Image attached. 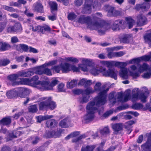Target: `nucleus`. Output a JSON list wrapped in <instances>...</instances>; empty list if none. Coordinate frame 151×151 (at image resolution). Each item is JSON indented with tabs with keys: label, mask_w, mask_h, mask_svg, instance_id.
<instances>
[{
	"label": "nucleus",
	"mask_w": 151,
	"mask_h": 151,
	"mask_svg": "<svg viewBox=\"0 0 151 151\" xmlns=\"http://www.w3.org/2000/svg\"><path fill=\"white\" fill-rule=\"evenodd\" d=\"M14 31L15 32H17L22 30V27L21 24L17 22L13 26Z\"/></svg>",
	"instance_id": "49530a36"
},
{
	"label": "nucleus",
	"mask_w": 151,
	"mask_h": 151,
	"mask_svg": "<svg viewBox=\"0 0 151 151\" xmlns=\"http://www.w3.org/2000/svg\"><path fill=\"white\" fill-rule=\"evenodd\" d=\"M121 43H128L131 39V36L128 34L124 35L119 37Z\"/></svg>",
	"instance_id": "f3484780"
},
{
	"label": "nucleus",
	"mask_w": 151,
	"mask_h": 151,
	"mask_svg": "<svg viewBox=\"0 0 151 151\" xmlns=\"http://www.w3.org/2000/svg\"><path fill=\"white\" fill-rule=\"evenodd\" d=\"M149 94L148 90L146 89L141 93L139 95V99L141 100L143 103H145L146 102V99Z\"/></svg>",
	"instance_id": "dca6fc26"
},
{
	"label": "nucleus",
	"mask_w": 151,
	"mask_h": 151,
	"mask_svg": "<svg viewBox=\"0 0 151 151\" xmlns=\"http://www.w3.org/2000/svg\"><path fill=\"white\" fill-rule=\"evenodd\" d=\"M109 88H107L106 90H104L100 92L97 96L99 98V100L98 101H100L102 103H104L105 104L106 102L107 92L109 91Z\"/></svg>",
	"instance_id": "9d476101"
},
{
	"label": "nucleus",
	"mask_w": 151,
	"mask_h": 151,
	"mask_svg": "<svg viewBox=\"0 0 151 151\" xmlns=\"http://www.w3.org/2000/svg\"><path fill=\"white\" fill-rule=\"evenodd\" d=\"M58 82V81L56 80L52 81L50 85H49L48 82L46 81H44L43 82H41V83L43 84L42 86L44 85V86H42L40 88L41 91L52 90L53 87L57 85Z\"/></svg>",
	"instance_id": "39448f33"
},
{
	"label": "nucleus",
	"mask_w": 151,
	"mask_h": 151,
	"mask_svg": "<svg viewBox=\"0 0 151 151\" xmlns=\"http://www.w3.org/2000/svg\"><path fill=\"white\" fill-rule=\"evenodd\" d=\"M90 97L89 96L83 95L80 102L82 104L87 102L89 100Z\"/></svg>",
	"instance_id": "864d4df0"
},
{
	"label": "nucleus",
	"mask_w": 151,
	"mask_h": 151,
	"mask_svg": "<svg viewBox=\"0 0 151 151\" xmlns=\"http://www.w3.org/2000/svg\"><path fill=\"white\" fill-rule=\"evenodd\" d=\"M112 27L113 30L114 31H119L120 30L118 20L114 21Z\"/></svg>",
	"instance_id": "79ce46f5"
},
{
	"label": "nucleus",
	"mask_w": 151,
	"mask_h": 151,
	"mask_svg": "<svg viewBox=\"0 0 151 151\" xmlns=\"http://www.w3.org/2000/svg\"><path fill=\"white\" fill-rule=\"evenodd\" d=\"M105 9L107 12V15L109 17H113V14L115 8L109 5H107L104 6Z\"/></svg>",
	"instance_id": "6ab92c4d"
},
{
	"label": "nucleus",
	"mask_w": 151,
	"mask_h": 151,
	"mask_svg": "<svg viewBox=\"0 0 151 151\" xmlns=\"http://www.w3.org/2000/svg\"><path fill=\"white\" fill-rule=\"evenodd\" d=\"M20 84L30 85L32 83L30 79L27 78H20Z\"/></svg>",
	"instance_id": "2f4dec72"
},
{
	"label": "nucleus",
	"mask_w": 151,
	"mask_h": 151,
	"mask_svg": "<svg viewBox=\"0 0 151 151\" xmlns=\"http://www.w3.org/2000/svg\"><path fill=\"white\" fill-rule=\"evenodd\" d=\"M16 89H17V96L21 98L25 97L30 93L29 90L26 88L20 87L16 88Z\"/></svg>",
	"instance_id": "6e6552de"
},
{
	"label": "nucleus",
	"mask_w": 151,
	"mask_h": 151,
	"mask_svg": "<svg viewBox=\"0 0 151 151\" xmlns=\"http://www.w3.org/2000/svg\"><path fill=\"white\" fill-rule=\"evenodd\" d=\"M99 98L97 96L94 98L93 101L89 102L87 104L86 109L87 111L96 112L98 111L99 114H100L103 112L104 108L103 106L105 104L104 103H102L99 99Z\"/></svg>",
	"instance_id": "f03ea898"
},
{
	"label": "nucleus",
	"mask_w": 151,
	"mask_h": 151,
	"mask_svg": "<svg viewBox=\"0 0 151 151\" xmlns=\"http://www.w3.org/2000/svg\"><path fill=\"white\" fill-rule=\"evenodd\" d=\"M93 0H87L83 5L81 13L83 14H89L92 11V3Z\"/></svg>",
	"instance_id": "20e7f679"
},
{
	"label": "nucleus",
	"mask_w": 151,
	"mask_h": 151,
	"mask_svg": "<svg viewBox=\"0 0 151 151\" xmlns=\"http://www.w3.org/2000/svg\"><path fill=\"white\" fill-rule=\"evenodd\" d=\"M48 105L47 99L44 101L40 102L39 104V110H44L47 109Z\"/></svg>",
	"instance_id": "b1692460"
},
{
	"label": "nucleus",
	"mask_w": 151,
	"mask_h": 151,
	"mask_svg": "<svg viewBox=\"0 0 151 151\" xmlns=\"http://www.w3.org/2000/svg\"><path fill=\"white\" fill-rule=\"evenodd\" d=\"M118 20V24L120 30L124 29V22L122 20Z\"/></svg>",
	"instance_id": "680f3d73"
},
{
	"label": "nucleus",
	"mask_w": 151,
	"mask_h": 151,
	"mask_svg": "<svg viewBox=\"0 0 151 151\" xmlns=\"http://www.w3.org/2000/svg\"><path fill=\"white\" fill-rule=\"evenodd\" d=\"M66 60L68 61H71L74 63H77L79 61L78 59L72 57H69L66 58Z\"/></svg>",
	"instance_id": "603ef678"
},
{
	"label": "nucleus",
	"mask_w": 151,
	"mask_h": 151,
	"mask_svg": "<svg viewBox=\"0 0 151 151\" xmlns=\"http://www.w3.org/2000/svg\"><path fill=\"white\" fill-rule=\"evenodd\" d=\"M93 8L96 10H99L101 8V5L98 0H93L92 3Z\"/></svg>",
	"instance_id": "f704fd0d"
},
{
	"label": "nucleus",
	"mask_w": 151,
	"mask_h": 151,
	"mask_svg": "<svg viewBox=\"0 0 151 151\" xmlns=\"http://www.w3.org/2000/svg\"><path fill=\"white\" fill-rule=\"evenodd\" d=\"M147 19L143 15L139 14L137 16V24L139 27L142 26L146 24Z\"/></svg>",
	"instance_id": "9b49d317"
},
{
	"label": "nucleus",
	"mask_w": 151,
	"mask_h": 151,
	"mask_svg": "<svg viewBox=\"0 0 151 151\" xmlns=\"http://www.w3.org/2000/svg\"><path fill=\"white\" fill-rule=\"evenodd\" d=\"M48 128L52 129L57 125V123L55 119H52L47 120L46 123Z\"/></svg>",
	"instance_id": "5701e85b"
},
{
	"label": "nucleus",
	"mask_w": 151,
	"mask_h": 151,
	"mask_svg": "<svg viewBox=\"0 0 151 151\" xmlns=\"http://www.w3.org/2000/svg\"><path fill=\"white\" fill-rule=\"evenodd\" d=\"M11 122V119L9 117H5L0 120V125L9 126Z\"/></svg>",
	"instance_id": "aec40b11"
},
{
	"label": "nucleus",
	"mask_w": 151,
	"mask_h": 151,
	"mask_svg": "<svg viewBox=\"0 0 151 151\" xmlns=\"http://www.w3.org/2000/svg\"><path fill=\"white\" fill-rule=\"evenodd\" d=\"M113 111L111 110L108 111L104 113L102 115V117L106 118L113 113Z\"/></svg>",
	"instance_id": "e2e57ef3"
},
{
	"label": "nucleus",
	"mask_w": 151,
	"mask_h": 151,
	"mask_svg": "<svg viewBox=\"0 0 151 151\" xmlns=\"http://www.w3.org/2000/svg\"><path fill=\"white\" fill-rule=\"evenodd\" d=\"M134 123V122L132 120L128 121L125 123L124 127L127 134H129L131 133L132 131V125Z\"/></svg>",
	"instance_id": "ddd939ff"
},
{
	"label": "nucleus",
	"mask_w": 151,
	"mask_h": 151,
	"mask_svg": "<svg viewBox=\"0 0 151 151\" xmlns=\"http://www.w3.org/2000/svg\"><path fill=\"white\" fill-rule=\"evenodd\" d=\"M78 81L76 80H72L70 82L67 83V87L69 88H72L75 86L77 83Z\"/></svg>",
	"instance_id": "473e14b6"
},
{
	"label": "nucleus",
	"mask_w": 151,
	"mask_h": 151,
	"mask_svg": "<svg viewBox=\"0 0 151 151\" xmlns=\"http://www.w3.org/2000/svg\"><path fill=\"white\" fill-rule=\"evenodd\" d=\"M61 70L63 73H67L69 71L70 65L69 64L65 63L64 64H61Z\"/></svg>",
	"instance_id": "7c9ffc66"
},
{
	"label": "nucleus",
	"mask_w": 151,
	"mask_h": 151,
	"mask_svg": "<svg viewBox=\"0 0 151 151\" xmlns=\"http://www.w3.org/2000/svg\"><path fill=\"white\" fill-rule=\"evenodd\" d=\"M29 112L31 113H35L37 110V106L34 105L29 106L28 108Z\"/></svg>",
	"instance_id": "a18cd8bd"
},
{
	"label": "nucleus",
	"mask_w": 151,
	"mask_h": 151,
	"mask_svg": "<svg viewBox=\"0 0 151 151\" xmlns=\"http://www.w3.org/2000/svg\"><path fill=\"white\" fill-rule=\"evenodd\" d=\"M119 75L123 79H126L128 78V71L127 68H123L120 70Z\"/></svg>",
	"instance_id": "412c9836"
},
{
	"label": "nucleus",
	"mask_w": 151,
	"mask_h": 151,
	"mask_svg": "<svg viewBox=\"0 0 151 151\" xmlns=\"http://www.w3.org/2000/svg\"><path fill=\"white\" fill-rule=\"evenodd\" d=\"M101 83L98 82L94 86V89L93 90L95 91H101Z\"/></svg>",
	"instance_id": "6e6d98bb"
},
{
	"label": "nucleus",
	"mask_w": 151,
	"mask_h": 151,
	"mask_svg": "<svg viewBox=\"0 0 151 151\" xmlns=\"http://www.w3.org/2000/svg\"><path fill=\"white\" fill-rule=\"evenodd\" d=\"M95 113L87 111V114L84 116V119L88 122L92 121L94 117V114Z\"/></svg>",
	"instance_id": "a211bd4d"
},
{
	"label": "nucleus",
	"mask_w": 151,
	"mask_h": 151,
	"mask_svg": "<svg viewBox=\"0 0 151 151\" xmlns=\"http://www.w3.org/2000/svg\"><path fill=\"white\" fill-rule=\"evenodd\" d=\"M18 47V50L20 52H27L29 48L27 45L24 44H19Z\"/></svg>",
	"instance_id": "393cba45"
},
{
	"label": "nucleus",
	"mask_w": 151,
	"mask_h": 151,
	"mask_svg": "<svg viewBox=\"0 0 151 151\" xmlns=\"http://www.w3.org/2000/svg\"><path fill=\"white\" fill-rule=\"evenodd\" d=\"M11 45L6 42H0V51H4L11 48Z\"/></svg>",
	"instance_id": "4be33fe9"
},
{
	"label": "nucleus",
	"mask_w": 151,
	"mask_h": 151,
	"mask_svg": "<svg viewBox=\"0 0 151 151\" xmlns=\"http://www.w3.org/2000/svg\"><path fill=\"white\" fill-rule=\"evenodd\" d=\"M90 71L94 75H96L101 72L102 73L103 76L106 77H110L116 80L117 74L118 72L114 69H109L107 70L105 68H102L99 70L96 68H93L91 69Z\"/></svg>",
	"instance_id": "7ed1b4c3"
},
{
	"label": "nucleus",
	"mask_w": 151,
	"mask_h": 151,
	"mask_svg": "<svg viewBox=\"0 0 151 151\" xmlns=\"http://www.w3.org/2000/svg\"><path fill=\"white\" fill-rule=\"evenodd\" d=\"M51 97H49L47 99L48 103L47 109H49L51 110H52L56 107V105L55 103L51 101Z\"/></svg>",
	"instance_id": "a878e982"
},
{
	"label": "nucleus",
	"mask_w": 151,
	"mask_h": 151,
	"mask_svg": "<svg viewBox=\"0 0 151 151\" xmlns=\"http://www.w3.org/2000/svg\"><path fill=\"white\" fill-rule=\"evenodd\" d=\"M101 134L103 135H106L109 134V128L108 127H106L103 129L101 130Z\"/></svg>",
	"instance_id": "8fccbe9b"
},
{
	"label": "nucleus",
	"mask_w": 151,
	"mask_h": 151,
	"mask_svg": "<svg viewBox=\"0 0 151 151\" xmlns=\"http://www.w3.org/2000/svg\"><path fill=\"white\" fill-rule=\"evenodd\" d=\"M53 116L52 115H47L43 116H38L37 117V122L40 123L42 121L46 120L47 119H51L53 117Z\"/></svg>",
	"instance_id": "c85d7f7f"
},
{
	"label": "nucleus",
	"mask_w": 151,
	"mask_h": 151,
	"mask_svg": "<svg viewBox=\"0 0 151 151\" xmlns=\"http://www.w3.org/2000/svg\"><path fill=\"white\" fill-rule=\"evenodd\" d=\"M57 62V60H54L49 62L48 63H45L41 65L40 67L42 68H44L49 65H52L56 64Z\"/></svg>",
	"instance_id": "4c0bfd02"
},
{
	"label": "nucleus",
	"mask_w": 151,
	"mask_h": 151,
	"mask_svg": "<svg viewBox=\"0 0 151 151\" xmlns=\"http://www.w3.org/2000/svg\"><path fill=\"white\" fill-rule=\"evenodd\" d=\"M64 85L63 83H60L58 86V90L59 92H63L64 91L63 88Z\"/></svg>",
	"instance_id": "69168bd1"
},
{
	"label": "nucleus",
	"mask_w": 151,
	"mask_h": 151,
	"mask_svg": "<svg viewBox=\"0 0 151 151\" xmlns=\"http://www.w3.org/2000/svg\"><path fill=\"white\" fill-rule=\"evenodd\" d=\"M101 63L104 65H106L107 67L109 68L112 67L114 66H115V61H102L101 62Z\"/></svg>",
	"instance_id": "72a5a7b5"
},
{
	"label": "nucleus",
	"mask_w": 151,
	"mask_h": 151,
	"mask_svg": "<svg viewBox=\"0 0 151 151\" xmlns=\"http://www.w3.org/2000/svg\"><path fill=\"white\" fill-rule=\"evenodd\" d=\"M147 140L141 145L142 149L144 151H151V133H147Z\"/></svg>",
	"instance_id": "0eeeda50"
},
{
	"label": "nucleus",
	"mask_w": 151,
	"mask_h": 151,
	"mask_svg": "<svg viewBox=\"0 0 151 151\" xmlns=\"http://www.w3.org/2000/svg\"><path fill=\"white\" fill-rule=\"evenodd\" d=\"M141 59L145 61H148L150 60L151 61V55H145L141 57Z\"/></svg>",
	"instance_id": "bf43d9fd"
},
{
	"label": "nucleus",
	"mask_w": 151,
	"mask_h": 151,
	"mask_svg": "<svg viewBox=\"0 0 151 151\" xmlns=\"http://www.w3.org/2000/svg\"><path fill=\"white\" fill-rule=\"evenodd\" d=\"M86 137L85 135L83 134L78 137L73 139L72 141L73 142L77 143L82 139L85 138Z\"/></svg>",
	"instance_id": "5fc2aeb1"
},
{
	"label": "nucleus",
	"mask_w": 151,
	"mask_h": 151,
	"mask_svg": "<svg viewBox=\"0 0 151 151\" xmlns=\"http://www.w3.org/2000/svg\"><path fill=\"white\" fill-rule=\"evenodd\" d=\"M147 70L151 71V65L150 67L149 68V66L147 64L144 63L142 65H139L138 72L133 73L132 74L133 76L138 77L140 73Z\"/></svg>",
	"instance_id": "423d86ee"
},
{
	"label": "nucleus",
	"mask_w": 151,
	"mask_h": 151,
	"mask_svg": "<svg viewBox=\"0 0 151 151\" xmlns=\"http://www.w3.org/2000/svg\"><path fill=\"white\" fill-rule=\"evenodd\" d=\"M77 16L73 12H71L69 14L68 16V20H73L76 18Z\"/></svg>",
	"instance_id": "09e8293b"
},
{
	"label": "nucleus",
	"mask_w": 151,
	"mask_h": 151,
	"mask_svg": "<svg viewBox=\"0 0 151 151\" xmlns=\"http://www.w3.org/2000/svg\"><path fill=\"white\" fill-rule=\"evenodd\" d=\"M140 62V60L138 58H134L130 60L129 62V64H132L133 63H139Z\"/></svg>",
	"instance_id": "0e129e2a"
},
{
	"label": "nucleus",
	"mask_w": 151,
	"mask_h": 151,
	"mask_svg": "<svg viewBox=\"0 0 151 151\" xmlns=\"http://www.w3.org/2000/svg\"><path fill=\"white\" fill-rule=\"evenodd\" d=\"M112 128L114 131L115 133L117 134L119 131L122 130L123 125L122 123H116L112 125Z\"/></svg>",
	"instance_id": "2eb2a0df"
},
{
	"label": "nucleus",
	"mask_w": 151,
	"mask_h": 151,
	"mask_svg": "<svg viewBox=\"0 0 151 151\" xmlns=\"http://www.w3.org/2000/svg\"><path fill=\"white\" fill-rule=\"evenodd\" d=\"M52 69L55 70L57 73H59L60 70H61V64L58 65H55L52 68Z\"/></svg>",
	"instance_id": "13d9d810"
},
{
	"label": "nucleus",
	"mask_w": 151,
	"mask_h": 151,
	"mask_svg": "<svg viewBox=\"0 0 151 151\" xmlns=\"http://www.w3.org/2000/svg\"><path fill=\"white\" fill-rule=\"evenodd\" d=\"M10 63V60L7 59H1V66H5L7 65Z\"/></svg>",
	"instance_id": "3c124183"
},
{
	"label": "nucleus",
	"mask_w": 151,
	"mask_h": 151,
	"mask_svg": "<svg viewBox=\"0 0 151 151\" xmlns=\"http://www.w3.org/2000/svg\"><path fill=\"white\" fill-rule=\"evenodd\" d=\"M29 50L28 51L29 52L34 53H37L38 52V50L37 49L30 46L29 47Z\"/></svg>",
	"instance_id": "338daca9"
},
{
	"label": "nucleus",
	"mask_w": 151,
	"mask_h": 151,
	"mask_svg": "<svg viewBox=\"0 0 151 151\" xmlns=\"http://www.w3.org/2000/svg\"><path fill=\"white\" fill-rule=\"evenodd\" d=\"M17 89L16 88L9 91L6 92V96L8 99H11L17 96Z\"/></svg>",
	"instance_id": "4468645a"
},
{
	"label": "nucleus",
	"mask_w": 151,
	"mask_h": 151,
	"mask_svg": "<svg viewBox=\"0 0 151 151\" xmlns=\"http://www.w3.org/2000/svg\"><path fill=\"white\" fill-rule=\"evenodd\" d=\"M49 5L50 7L51 12L52 13L54 11H57L58 10V4L53 1H50Z\"/></svg>",
	"instance_id": "cd10ccee"
},
{
	"label": "nucleus",
	"mask_w": 151,
	"mask_h": 151,
	"mask_svg": "<svg viewBox=\"0 0 151 151\" xmlns=\"http://www.w3.org/2000/svg\"><path fill=\"white\" fill-rule=\"evenodd\" d=\"M30 27H32V31L34 32H42L41 27L40 25H37L34 27L32 25H31Z\"/></svg>",
	"instance_id": "de8ad7c7"
},
{
	"label": "nucleus",
	"mask_w": 151,
	"mask_h": 151,
	"mask_svg": "<svg viewBox=\"0 0 151 151\" xmlns=\"http://www.w3.org/2000/svg\"><path fill=\"white\" fill-rule=\"evenodd\" d=\"M20 131H14L9 134V136L12 138H15L19 136Z\"/></svg>",
	"instance_id": "58836bf2"
},
{
	"label": "nucleus",
	"mask_w": 151,
	"mask_h": 151,
	"mask_svg": "<svg viewBox=\"0 0 151 151\" xmlns=\"http://www.w3.org/2000/svg\"><path fill=\"white\" fill-rule=\"evenodd\" d=\"M18 77L17 74L10 75L7 77L8 79L12 82L15 81Z\"/></svg>",
	"instance_id": "37998d69"
},
{
	"label": "nucleus",
	"mask_w": 151,
	"mask_h": 151,
	"mask_svg": "<svg viewBox=\"0 0 151 151\" xmlns=\"http://www.w3.org/2000/svg\"><path fill=\"white\" fill-rule=\"evenodd\" d=\"M143 105L140 103H136L132 106V108L135 110H139L143 108Z\"/></svg>",
	"instance_id": "ea45409f"
},
{
	"label": "nucleus",
	"mask_w": 151,
	"mask_h": 151,
	"mask_svg": "<svg viewBox=\"0 0 151 151\" xmlns=\"http://www.w3.org/2000/svg\"><path fill=\"white\" fill-rule=\"evenodd\" d=\"M1 9L11 12H15V9L13 8L6 5H2Z\"/></svg>",
	"instance_id": "a19ab883"
},
{
	"label": "nucleus",
	"mask_w": 151,
	"mask_h": 151,
	"mask_svg": "<svg viewBox=\"0 0 151 151\" xmlns=\"http://www.w3.org/2000/svg\"><path fill=\"white\" fill-rule=\"evenodd\" d=\"M43 74H46L48 76H51L52 75V72L50 69L47 68H45L43 69Z\"/></svg>",
	"instance_id": "052dcab7"
},
{
	"label": "nucleus",
	"mask_w": 151,
	"mask_h": 151,
	"mask_svg": "<svg viewBox=\"0 0 151 151\" xmlns=\"http://www.w3.org/2000/svg\"><path fill=\"white\" fill-rule=\"evenodd\" d=\"M125 20L127 22L129 29L131 28L133 26L134 23L135 22L134 20L131 17H126L125 18Z\"/></svg>",
	"instance_id": "c756f323"
},
{
	"label": "nucleus",
	"mask_w": 151,
	"mask_h": 151,
	"mask_svg": "<svg viewBox=\"0 0 151 151\" xmlns=\"http://www.w3.org/2000/svg\"><path fill=\"white\" fill-rule=\"evenodd\" d=\"M35 10L37 12L43 13L44 12V7L39 1H38L33 5Z\"/></svg>",
	"instance_id": "f8f14e48"
},
{
	"label": "nucleus",
	"mask_w": 151,
	"mask_h": 151,
	"mask_svg": "<svg viewBox=\"0 0 151 151\" xmlns=\"http://www.w3.org/2000/svg\"><path fill=\"white\" fill-rule=\"evenodd\" d=\"M41 30L42 33L43 34L45 31L50 32L51 29L48 26H42Z\"/></svg>",
	"instance_id": "4d7b16f0"
},
{
	"label": "nucleus",
	"mask_w": 151,
	"mask_h": 151,
	"mask_svg": "<svg viewBox=\"0 0 151 151\" xmlns=\"http://www.w3.org/2000/svg\"><path fill=\"white\" fill-rule=\"evenodd\" d=\"M39 77L37 75L35 76L32 77L31 79H30L31 83L33 82L32 83L33 84V86L41 91L40 88L42 86H44V85L42 86L43 84L41 83V82H43L44 81H37Z\"/></svg>",
	"instance_id": "1a4fd4ad"
},
{
	"label": "nucleus",
	"mask_w": 151,
	"mask_h": 151,
	"mask_svg": "<svg viewBox=\"0 0 151 151\" xmlns=\"http://www.w3.org/2000/svg\"><path fill=\"white\" fill-rule=\"evenodd\" d=\"M95 92V91L92 89L91 87H88L83 91V93L86 96L90 94H92Z\"/></svg>",
	"instance_id": "e433bc0d"
},
{
	"label": "nucleus",
	"mask_w": 151,
	"mask_h": 151,
	"mask_svg": "<svg viewBox=\"0 0 151 151\" xmlns=\"http://www.w3.org/2000/svg\"><path fill=\"white\" fill-rule=\"evenodd\" d=\"M127 62H119L115 61V66L121 69L123 68H125L126 67L127 65Z\"/></svg>",
	"instance_id": "c9c22d12"
},
{
	"label": "nucleus",
	"mask_w": 151,
	"mask_h": 151,
	"mask_svg": "<svg viewBox=\"0 0 151 151\" xmlns=\"http://www.w3.org/2000/svg\"><path fill=\"white\" fill-rule=\"evenodd\" d=\"M1 151H11V148L8 146L6 145H4L2 147Z\"/></svg>",
	"instance_id": "774afa93"
},
{
	"label": "nucleus",
	"mask_w": 151,
	"mask_h": 151,
	"mask_svg": "<svg viewBox=\"0 0 151 151\" xmlns=\"http://www.w3.org/2000/svg\"><path fill=\"white\" fill-rule=\"evenodd\" d=\"M67 119H64L62 120L59 123L60 126L62 128H66L68 127V125L67 124Z\"/></svg>",
	"instance_id": "c03bdc74"
},
{
	"label": "nucleus",
	"mask_w": 151,
	"mask_h": 151,
	"mask_svg": "<svg viewBox=\"0 0 151 151\" xmlns=\"http://www.w3.org/2000/svg\"><path fill=\"white\" fill-rule=\"evenodd\" d=\"M77 22L81 24L88 25L91 30H97L100 35L104 34L110 27L109 24L105 22L99 23L96 21L92 23L91 17L89 16L81 15L78 19Z\"/></svg>",
	"instance_id": "f257e3e1"
},
{
	"label": "nucleus",
	"mask_w": 151,
	"mask_h": 151,
	"mask_svg": "<svg viewBox=\"0 0 151 151\" xmlns=\"http://www.w3.org/2000/svg\"><path fill=\"white\" fill-rule=\"evenodd\" d=\"M95 147L96 146L94 145L83 146L81 148V151H93Z\"/></svg>",
	"instance_id": "bb28decb"
}]
</instances>
